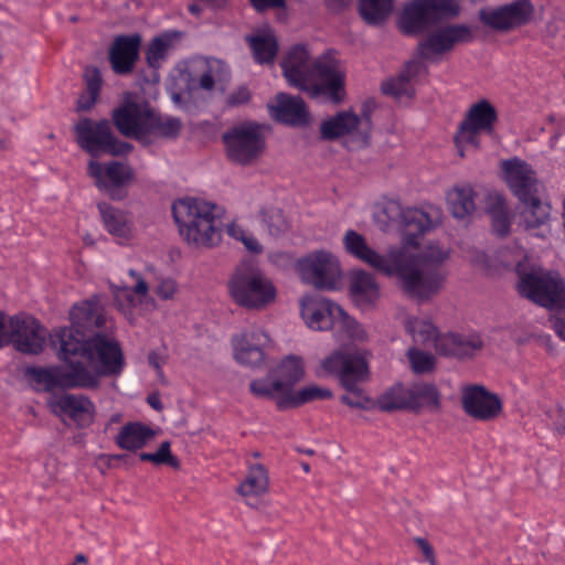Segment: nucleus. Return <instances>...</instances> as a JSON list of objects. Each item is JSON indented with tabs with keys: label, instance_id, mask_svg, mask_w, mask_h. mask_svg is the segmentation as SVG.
<instances>
[{
	"label": "nucleus",
	"instance_id": "nucleus-1",
	"mask_svg": "<svg viewBox=\"0 0 565 565\" xmlns=\"http://www.w3.org/2000/svg\"><path fill=\"white\" fill-rule=\"evenodd\" d=\"M70 317L71 328H58L50 334L51 344L65 365L30 367L25 372L45 392L93 388L100 375L117 374L122 369L118 342L96 332L105 324L98 296L74 305Z\"/></svg>",
	"mask_w": 565,
	"mask_h": 565
},
{
	"label": "nucleus",
	"instance_id": "nucleus-2",
	"mask_svg": "<svg viewBox=\"0 0 565 565\" xmlns=\"http://www.w3.org/2000/svg\"><path fill=\"white\" fill-rule=\"evenodd\" d=\"M376 271L396 276L411 297L427 301L439 294L445 281L441 265L446 249H348Z\"/></svg>",
	"mask_w": 565,
	"mask_h": 565
},
{
	"label": "nucleus",
	"instance_id": "nucleus-3",
	"mask_svg": "<svg viewBox=\"0 0 565 565\" xmlns=\"http://www.w3.org/2000/svg\"><path fill=\"white\" fill-rule=\"evenodd\" d=\"M321 369L338 379L345 391L340 402L352 408L370 409L376 405L382 412L408 411V386L397 383L387 388L373 403L361 386L369 377L365 360L354 350L344 348L333 351L321 361Z\"/></svg>",
	"mask_w": 565,
	"mask_h": 565
},
{
	"label": "nucleus",
	"instance_id": "nucleus-4",
	"mask_svg": "<svg viewBox=\"0 0 565 565\" xmlns=\"http://www.w3.org/2000/svg\"><path fill=\"white\" fill-rule=\"evenodd\" d=\"M280 65L288 83L311 98L322 97L334 105L344 100L345 73L331 53L312 62L307 49L297 44L286 53Z\"/></svg>",
	"mask_w": 565,
	"mask_h": 565
},
{
	"label": "nucleus",
	"instance_id": "nucleus-5",
	"mask_svg": "<svg viewBox=\"0 0 565 565\" xmlns=\"http://www.w3.org/2000/svg\"><path fill=\"white\" fill-rule=\"evenodd\" d=\"M504 180L512 193L524 205L525 226L529 230L544 227L550 218L551 206L539 196V182L532 167L519 158L501 162Z\"/></svg>",
	"mask_w": 565,
	"mask_h": 565
},
{
	"label": "nucleus",
	"instance_id": "nucleus-6",
	"mask_svg": "<svg viewBox=\"0 0 565 565\" xmlns=\"http://www.w3.org/2000/svg\"><path fill=\"white\" fill-rule=\"evenodd\" d=\"M215 204L200 199H179L172 204V215L180 236L188 244L211 247L218 242Z\"/></svg>",
	"mask_w": 565,
	"mask_h": 565
},
{
	"label": "nucleus",
	"instance_id": "nucleus-7",
	"mask_svg": "<svg viewBox=\"0 0 565 565\" xmlns=\"http://www.w3.org/2000/svg\"><path fill=\"white\" fill-rule=\"evenodd\" d=\"M228 292L235 303L254 310L266 308L277 297L274 282L253 258L237 265L228 281Z\"/></svg>",
	"mask_w": 565,
	"mask_h": 565
},
{
	"label": "nucleus",
	"instance_id": "nucleus-8",
	"mask_svg": "<svg viewBox=\"0 0 565 565\" xmlns=\"http://www.w3.org/2000/svg\"><path fill=\"white\" fill-rule=\"evenodd\" d=\"M458 13L459 6L455 0H411L404 6L397 23L403 34L419 35Z\"/></svg>",
	"mask_w": 565,
	"mask_h": 565
},
{
	"label": "nucleus",
	"instance_id": "nucleus-9",
	"mask_svg": "<svg viewBox=\"0 0 565 565\" xmlns=\"http://www.w3.org/2000/svg\"><path fill=\"white\" fill-rule=\"evenodd\" d=\"M515 269L520 276V294L545 308H565V287L558 275L532 267L527 273L518 262Z\"/></svg>",
	"mask_w": 565,
	"mask_h": 565
},
{
	"label": "nucleus",
	"instance_id": "nucleus-10",
	"mask_svg": "<svg viewBox=\"0 0 565 565\" xmlns=\"http://www.w3.org/2000/svg\"><path fill=\"white\" fill-rule=\"evenodd\" d=\"M77 145L93 157L99 153L125 156L131 152L134 146L119 140L113 132L111 122L107 119L94 121L81 118L74 126Z\"/></svg>",
	"mask_w": 565,
	"mask_h": 565
},
{
	"label": "nucleus",
	"instance_id": "nucleus-11",
	"mask_svg": "<svg viewBox=\"0 0 565 565\" xmlns=\"http://www.w3.org/2000/svg\"><path fill=\"white\" fill-rule=\"evenodd\" d=\"M228 159L239 166H252L266 148L264 126L247 121L233 126L223 135Z\"/></svg>",
	"mask_w": 565,
	"mask_h": 565
},
{
	"label": "nucleus",
	"instance_id": "nucleus-12",
	"mask_svg": "<svg viewBox=\"0 0 565 565\" xmlns=\"http://www.w3.org/2000/svg\"><path fill=\"white\" fill-rule=\"evenodd\" d=\"M300 308L301 317L310 329L323 331L339 326L351 337H358L356 322L329 299L305 295L300 299Z\"/></svg>",
	"mask_w": 565,
	"mask_h": 565
},
{
	"label": "nucleus",
	"instance_id": "nucleus-13",
	"mask_svg": "<svg viewBox=\"0 0 565 565\" xmlns=\"http://www.w3.org/2000/svg\"><path fill=\"white\" fill-rule=\"evenodd\" d=\"M443 217L441 207L433 204L404 209L398 227L402 247H420L422 239L441 225Z\"/></svg>",
	"mask_w": 565,
	"mask_h": 565
},
{
	"label": "nucleus",
	"instance_id": "nucleus-14",
	"mask_svg": "<svg viewBox=\"0 0 565 565\" xmlns=\"http://www.w3.org/2000/svg\"><path fill=\"white\" fill-rule=\"evenodd\" d=\"M297 273L303 282L321 290L335 289L341 278L339 260L326 250H317L297 259Z\"/></svg>",
	"mask_w": 565,
	"mask_h": 565
},
{
	"label": "nucleus",
	"instance_id": "nucleus-15",
	"mask_svg": "<svg viewBox=\"0 0 565 565\" xmlns=\"http://www.w3.org/2000/svg\"><path fill=\"white\" fill-rule=\"evenodd\" d=\"M497 120V110L488 100L482 99L473 104L459 125L455 136L459 156L465 157L463 148L466 146L478 148L480 142L479 134H491Z\"/></svg>",
	"mask_w": 565,
	"mask_h": 565
},
{
	"label": "nucleus",
	"instance_id": "nucleus-16",
	"mask_svg": "<svg viewBox=\"0 0 565 565\" xmlns=\"http://www.w3.org/2000/svg\"><path fill=\"white\" fill-rule=\"evenodd\" d=\"M4 344L13 343L15 349L26 354H39L44 347L46 330L30 316L15 315L6 323Z\"/></svg>",
	"mask_w": 565,
	"mask_h": 565
},
{
	"label": "nucleus",
	"instance_id": "nucleus-17",
	"mask_svg": "<svg viewBox=\"0 0 565 565\" xmlns=\"http://www.w3.org/2000/svg\"><path fill=\"white\" fill-rule=\"evenodd\" d=\"M534 6L531 0H514L511 3L479 11L480 21L500 32H507L531 22Z\"/></svg>",
	"mask_w": 565,
	"mask_h": 565
},
{
	"label": "nucleus",
	"instance_id": "nucleus-18",
	"mask_svg": "<svg viewBox=\"0 0 565 565\" xmlns=\"http://www.w3.org/2000/svg\"><path fill=\"white\" fill-rule=\"evenodd\" d=\"M87 170L89 177L95 179L98 189L106 191L113 200H121L126 196V193H120L118 189L134 178L131 167L119 161H111L103 167L102 163L90 160Z\"/></svg>",
	"mask_w": 565,
	"mask_h": 565
},
{
	"label": "nucleus",
	"instance_id": "nucleus-19",
	"mask_svg": "<svg viewBox=\"0 0 565 565\" xmlns=\"http://www.w3.org/2000/svg\"><path fill=\"white\" fill-rule=\"evenodd\" d=\"M472 38V31L468 25H447L429 33L418 44V53L423 58H430L434 55L451 51L456 44L470 42Z\"/></svg>",
	"mask_w": 565,
	"mask_h": 565
},
{
	"label": "nucleus",
	"instance_id": "nucleus-20",
	"mask_svg": "<svg viewBox=\"0 0 565 565\" xmlns=\"http://www.w3.org/2000/svg\"><path fill=\"white\" fill-rule=\"evenodd\" d=\"M462 408L470 417L489 422L502 412V402L497 394L489 392L482 385H469L462 388Z\"/></svg>",
	"mask_w": 565,
	"mask_h": 565
},
{
	"label": "nucleus",
	"instance_id": "nucleus-21",
	"mask_svg": "<svg viewBox=\"0 0 565 565\" xmlns=\"http://www.w3.org/2000/svg\"><path fill=\"white\" fill-rule=\"evenodd\" d=\"M149 108L147 103L126 100L113 110V122L124 137L141 142L145 139Z\"/></svg>",
	"mask_w": 565,
	"mask_h": 565
},
{
	"label": "nucleus",
	"instance_id": "nucleus-22",
	"mask_svg": "<svg viewBox=\"0 0 565 565\" xmlns=\"http://www.w3.org/2000/svg\"><path fill=\"white\" fill-rule=\"evenodd\" d=\"M142 38L139 33L117 35L108 51V58L111 68L117 75L132 73L139 60Z\"/></svg>",
	"mask_w": 565,
	"mask_h": 565
},
{
	"label": "nucleus",
	"instance_id": "nucleus-23",
	"mask_svg": "<svg viewBox=\"0 0 565 565\" xmlns=\"http://www.w3.org/2000/svg\"><path fill=\"white\" fill-rule=\"evenodd\" d=\"M434 347L439 355L456 359H469L482 350L483 341L477 333H437L434 340Z\"/></svg>",
	"mask_w": 565,
	"mask_h": 565
},
{
	"label": "nucleus",
	"instance_id": "nucleus-24",
	"mask_svg": "<svg viewBox=\"0 0 565 565\" xmlns=\"http://www.w3.org/2000/svg\"><path fill=\"white\" fill-rule=\"evenodd\" d=\"M269 341L262 330H248L233 338L235 360L243 365L259 366L264 361V348Z\"/></svg>",
	"mask_w": 565,
	"mask_h": 565
},
{
	"label": "nucleus",
	"instance_id": "nucleus-25",
	"mask_svg": "<svg viewBox=\"0 0 565 565\" xmlns=\"http://www.w3.org/2000/svg\"><path fill=\"white\" fill-rule=\"evenodd\" d=\"M268 108L270 116L279 122L295 127L308 122L309 114L305 102L299 96L279 93L276 96V103Z\"/></svg>",
	"mask_w": 565,
	"mask_h": 565
},
{
	"label": "nucleus",
	"instance_id": "nucleus-26",
	"mask_svg": "<svg viewBox=\"0 0 565 565\" xmlns=\"http://www.w3.org/2000/svg\"><path fill=\"white\" fill-rule=\"evenodd\" d=\"M349 295L360 308L373 307L380 298V286L374 276L364 270H352L350 274Z\"/></svg>",
	"mask_w": 565,
	"mask_h": 565
},
{
	"label": "nucleus",
	"instance_id": "nucleus-27",
	"mask_svg": "<svg viewBox=\"0 0 565 565\" xmlns=\"http://www.w3.org/2000/svg\"><path fill=\"white\" fill-rule=\"evenodd\" d=\"M182 127L183 124L181 119L158 114L149 108L145 127V139H142L141 143L146 146L150 145L153 137L164 139L177 138L180 135Z\"/></svg>",
	"mask_w": 565,
	"mask_h": 565
},
{
	"label": "nucleus",
	"instance_id": "nucleus-28",
	"mask_svg": "<svg viewBox=\"0 0 565 565\" xmlns=\"http://www.w3.org/2000/svg\"><path fill=\"white\" fill-rule=\"evenodd\" d=\"M409 412L418 414L423 409L436 412L440 408L438 388L427 382H415L408 385Z\"/></svg>",
	"mask_w": 565,
	"mask_h": 565
},
{
	"label": "nucleus",
	"instance_id": "nucleus-29",
	"mask_svg": "<svg viewBox=\"0 0 565 565\" xmlns=\"http://www.w3.org/2000/svg\"><path fill=\"white\" fill-rule=\"evenodd\" d=\"M360 122L361 120L355 113L351 110L340 111L321 124V138L324 140H334L344 135L353 134L359 131Z\"/></svg>",
	"mask_w": 565,
	"mask_h": 565
},
{
	"label": "nucleus",
	"instance_id": "nucleus-30",
	"mask_svg": "<svg viewBox=\"0 0 565 565\" xmlns=\"http://www.w3.org/2000/svg\"><path fill=\"white\" fill-rule=\"evenodd\" d=\"M154 436L156 433L150 427L134 422L120 428L116 437V444L121 449L135 451L145 447Z\"/></svg>",
	"mask_w": 565,
	"mask_h": 565
},
{
	"label": "nucleus",
	"instance_id": "nucleus-31",
	"mask_svg": "<svg viewBox=\"0 0 565 565\" xmlns=\"http://www.w3.org/2000/svg\"><path fill=\"white\" fill-rule=\"evenodd\" d=\"M476 193L470 184L455 185L447 192L450 213L458 220L469 217L476 210Z\"/></svg>",
	"mask_w": 565,
	"mask_h": 565
},
{
	"label": "nucleus",
	"instance_id": "nucleus-32",
	"mask_svg": "<svg viewBox=\"0 0 565 565\" xmlns=\"http://www.w3.org/2000/svg\"><path fill=\"white\" fill-rule=\"evenodd\" d=\"M181 36L182 33L179 31H166L153 38L146 50V62L149 67L159 68Z\"/></svg>",
	"mask_w": 565,
	"mask_h": 565
},
{
	"label": "nucleus",
	"instance_id": "nucleus-33",
	"mask_svg": "<svg viewBox=\"0 0 565 565\" xmlns=\"http://www.w3.org/2000/svg\"><path fill=\"white\" fill-rule=\"evenodd\" d=\"M424 68L419 61H411L406 64L405 70L396 77L388 79L382 84V92L385 95L395 98L411 97L413 94L409 81L418 75Z\"/></svg>",
	"mask_w": 565,
	"mask_h": 565
},
{
	"label": "nucleus",
	"instance_id": "nucleus-34",
	"mask_svg": "<svg viewBox=\"0 0 565 565\" xmlns=\"http://www.w3.org/2000/svg\"><path fill=\"white\" fill-rule=\"evenodd\" d=\"M268 471L262 463L248 466L245 480L238 486L237 492L243 497H258L268 492Z\"/></svg>",
	"mask_w": 565,
	"mask_h": 565
},
{
	"label": "nucleus",
	"instance_id": "nucleus-35",
	"mask_svg": "<svg viewBox=\"0 0 565 565\" xmlns=\"http://www.w3.org/2000/svg\"><path fill=\"white\" fill-rule=\"evenodd\" d=\"M255 61L259 64L273 63L278 52V41L273 32L246 36Z\"/></svg>",
	"mask_w": 565,
	"mask_h": 565
},
{
	"label": "nucleus",
	"instance_id": "nucleus-36",
	"mask_svg": "<svg viewBox=\"0 0 565 565\" xmlns=\"http://www.w3.org/2000/svg\"><path fill=\"white\" fill-rule=\"evenodd\" d=\"M331 397L332 392L330 390L318 385H309L298 391H294L291 394H286L277 402V407L279 409H287L298 407L316 399H328Z\"/></svg>",
	"mask_w": 565,
	"mask_h": 565
},
{
	"label": "nucleus",
	"instance_id": "nucleus-37",
	"mask_svg": "<svg viewBox=\"0 0 565 565\" xmlns=\"http://www.w3.org/2000/svg\"><path fill=\"white\" fill-rule=\"evenodd\" d=\"M303 364L300 358L290 355L281 361L277 367L278 382L282 384L286 394L294 392V386L303 377Z\"/></svg>",
	"mask_w": 565,
	"mask_h": 565
},
{
	"label": "nucleus",
	"instance_id": "nucleus-38",
	"mask_svg": "<svg viewBox=\"0 0 565 565\" xmlns=\"http://www.w3.org/2000/svg\"><path fill=\"white\" fill-rule=\"evenodd\" d=\"M84 81L86 84V90L77 99L78 111L89 110L95 105L103 84L102 74L99 70L94 66L86 67L84 72Z\"/></svg>",
	"mask_w": 565,
	"mask_h": 565
},
{
	"label": "nucleus",
	"instance_id": "nucleus-39",
	"mask_svg": "<svg viewBox=\"0 0 565 565\" xmlns=\"http://www.w3.org/2000/svg\"><path fill=\"white\" fill-rule=\"evenodd\" d=\"M492 253L487 254L484 249H475V254L470 257L473 266L488 274L498 271L501 267L511 268L513 264L507 262L504 252L510 249H490Z\"/></svg>",
	"mask_w": 565,
	"mask_h": 565
},
{
	"label": "nucleus",
	"instance_id": "nucleus-40",
	"mask_svg": "<svg viewBox=\"0 0 565 565\" xmlns=\"http://www.w3.org/2000/svg\"><path fill=\"white\" fill-rule=\"evenodd\" d=\"M50 404L73 418L90 414L94 409L93 403L84 395L64 394L52 399Z\"/></svg>",
	"mask_w": 565,
	"mask_h": 565
},
{
	"label": "nucleus",
	"instance_id": "nucleus-41",
	"mask_svg": "<svg viewBox=\"0 0 565 565\" xmlns=\"http://www.w3.org/2000/svg\"><path fill=\"white\" fill-rule=\"evenodd\" d=\"M403 212L404 207L397 201L391 200L376 206L373 213V221L383 232L387 231L392 225H396L398 228Z\"/></svg>",
	"mask_w": 565,
	"mask_h": 565
},
{
	"label": "nucleus",
	"instance_id": "nucleus-42",
	"mask_svg": "<svg viewBox=\"0 0 565 565\" xmlns=\"http://www.w3.org/2000/svg\"><path fill=\"white\" fill-rule=\"evenodd\" d=\"M393 9V0H360L359 10L365 22L379 24L383 22Z\"/></svg>",
	"mask_w": 565,
	"mask_h": 565
},
{
	"label": "nucleus",
	"instance_id": "nucleus-43",
	"mask_svg": "<svg viewBox=\"0 0 565 565\" xmlns=\"http://www.w3.org/2000/svg\"><path fill=\"white\" fill-rule=\"evenodd\" d=\"M405 328L415 343L424 345L429 341L434 342L438 333L436 327L429 320L417 317L409 318L406 321Z\"/></svg>",
	"mask_w": 565,
	"mask_h": 565
},
{
	"label": "nucleus",
	"instance_id": "nucleus-44",
	"mask_svg": "<svg viewBox=\"0 0 565 565\" xmlns=\"http://www.w3.org/2000/svg\"><path fill=\"white\" fill-rule=\"evenodd\" d=\"M98 210L109 233L119 237L126 236L128 227L126 218L121 212L110 207L106 203H99Z\"/></svg>",
	"mask_w": 565,
	"mask_h": 565
},
{
	"label": "nucleus",
	"instance_id": "nucleus-45",
	"mask_svg": "<svg viewBox=\"0 0 565 565\" xmlns=\"http://www.w3.org/2000/svg\"><path fill=\"white\" fill-rule=\"evenodd\" d=\"M250 392L263 398H274L277 396V401H280L285 396V390L282 384L278 380L269 381L267 379L254 380L249 384Z\"/></svg>",
	"mask_w": 565,
	"mask_h": 565
},
{
	"label": "nucleus",
	"instance_id": "nucleus-46",
	"mask_svg": "<svg viewBox=\"0 0 565 565\" xmlns=\"http://www.w3.org/2000/svg\"><path fill=\"white\" fill-rule=\"evenodd\" d=\"M407 358L413 372L416 374L430 373L435 370L436 359L430 353L416 348H409L407 351Z\"/></svg>",
	"mask_w": 565,
	"mask_h": 565
},
{
	"label": "nucleus",
	"instance_id": "nucleus-47",
	"mask_svg": "<svg viewBox=\"0 0 565 565\" xmlns=\"http://www.w3.org/2000/svg\"><path fill=\"white\" fill-rule=\"evenodd\" d=\"M140 460L142 461H150L154 465H167L174 469H178L180 467L179 459L171 454V444L170 441H163L159 446V449L151 454V452H141L139 455Z\"/></svg>",
	"mask_w": 565,
	"mask_h": 565
},
{
	"label": "nucleus",
	"instance_id": "nucleus-48",
	"mask_svg": "<svg viewBox=\"0 0 565 565\" xmlns=\"http://www.w3.org/2000/svg\"><path fill=\"white\" fill-rule=\"evenodd\" d=\"M491 223L493 232L501 237H504L510 232V217L501 203L490 210Z\"/></svg>",
	"mask_w": 565,
	"mask_h": 565
},
{
	"label": "nucleus",
	"instance_id": "nucleus-49",
	"mask_svg": "<svg viewBox=\"0 0 565 565\" xmlns=\"http://www.w3.org/2000/svg\"><path fill=\"white\" fill-rule=\"evenodd\" d=\"M264 215V222L266 223L270 235L278 236L280 234H285L289 230V222L280 210H273Z\"/></svg>",
	"mask_w": 565,
	"mask_h": 565
},
{
	"label": "nucleus",
	"instance_id": "nucleus-50",
	"mask_svg": "<svg viewBox=\"0 0 565 565\" xmlns=\"http://www.w3.org/2000/svg\"><path fill=\"white\" fill-rule=\"evenodd\" d=\"M225 232L236 243H242L244 247H260L254 235L235 222L228 224Z\"/></svg>",
	"mask_w": 565,
	"mask_h": 565
},
{
	"label": "nucleus",
	"instance_id": "nucleus-51",
	"mask_svg": "<svg viewBox=\"0 0 565 565\" xmlns=\"http://www.w3.org/2000/svg\"><path fill=\"white\" fill-rule=\"evenodd\" d=\"M374 108V103L372 100H366L363 103L361 108V116H359L361 122L359 124V132L365 139L371 130V114Z\"/></svg>",
	"mask_w": 565,
	"mask_h": 565
},
{
	"label": "nucleus",
	"instance_id": "nucleus-52",
	"mask_svg": "<svg viewBox=\"0 0 565 565\" xmlns=\"http://www.w3.org/2000/svg\"><path fill=\"white\" fill-rule=\"evenodd\" d=\"M177 290V282L171 278H161L154 287V294L163 300L172 299Z\"/></svg>",
	"mask_w": 565,
	"mask_h": 565
},
{
	"label": "nucleus",
	"instance_id": "nucleus-53",
	"mask_svg": "<svg viewBox=\"0 0 565 565\" xmlns=\"http://www.w3.org/2000/svg\"><path fill=\"white\" fill-rule=\"evenodd\" d=\"M270 259L273 263L282 267V269L291 267L297 269V260L288 249H279L277 253L270 255Z\"/></svg>",
	"mask_w": 565,
	"mask_h": 565
},
{
	"label": "nucleus",
	"instance_id": "nucleus-54",
	"mask_svg": "<svg viewBox=\"0 0 565 565\" xmlns=\"http://www.w3.org/2000/svg\"><path fill=\"white\" fill-rule=\"evenodd\" d=\"M250 99V92L246 86H239L234 92H232L227 97V105L232 107H237L248 103Z\"/></svg>",
	"mask_w": 565,
	"mask_h": 565
},
{
	"label": "nucleus",
	"instance_id": "nucleus-55",
	"mask_svg": "<svg viewBox=\"0 0 565 565\" xmlns=\"http://www.w3.org/2000/svg\"><path fill=\"white\" fill-rule=\"evenodd\" d=\"M221 63L216 60L209 62L207 71L204 72L200 77V87L205 90H211L214 87L215 78L214 71L220 68Z\"/></svg>",
	"mask_w": 565,
	"mask_h": 565
},
{
	"label": "nucleus",
	"instance_id": "nucleus-56",
	"mask_svg": "<svg viewBox=\"0 0 565 565\" xmlns=\"http://www.w3.org/2000/svg\"><path fill=\"white\" fill-rule=\"evenodd\" d=\"M414 543L418 546L423 557L429 565H437L436 554L431 544L424 537H415Z\"/></svg>",
	"mask_w": 565,
	"mask_h": 565
},
{
	"label": "nucleus",
	"instance_id": "nucleus-57",
	"mask_svg": "<svg viewBox=\"0 0 565 565\" xmlns=\"http://www.w3.org/2000/svg\"><path fill=\"white\" fill-rule=\"evenodd\" d=\"M342 242L343 247H369L364 236L353 230L345 232Z\"/></svg>",
	"mask_w": 565,
	"mask_h": 565
},
{
	"label": "nucleus",
	"instance_id": "nucleus-58",
	"mask_svg": "<svg viewBox=\"0 0 565 565\" xmlns=\"http://www.w3.org/2000/svg\"><path fill=\"white\" fill-rule=\"evenodd\" d=\"M257 11H264L268 8H282L285 0H249Z\"/></svg>",
	"mask_w": 565,
	"mask_h": 565
},
{
	"label": "nucleus",
	"instance_id": "nucleus-59",
	"mask_svg": "<svg viewBox=\"0 0 565 565\" xmlns=\"http://www.w3.org/2000/svg\"><path fill=\"white\" fill-rule=\"evenodd\" d=\"M129 274H130V276L137 278V284L135 285V287L132 288L131 291L135 294L141 295V296H146L149 290L147 281L145 279H142L141 277H139L137 275V273L132 269L129 270Z\"/></svg>",
	"mask_w": 565,
	"mask_h": 565
},
{
	"label": "nucleus",
	"instance_id": "nucleus-60",
	"mask_svg": "<svg viewBox=\"0 0 565 565\" xmlns=\"http://www.w3.org/2000/svg\"><path fill=\"white\" fill-rule=\"evenodd\" d=\"M553 328L556 334L565 340V317H558L553 321Z\"/></svg>",
	"mask_w": 565,
	"mask_h": 565
},
{
	"label": "nucleus",
	"instance_id": "nucleus-61",
	"mask_svg": "<svg viewBox=\"0 0 565 565\" xmlns=\"http://www.w3.org/2000/svg\"><path fill=\"white\" fill-rule=\"evenodd\" d=\"M327 7L332 11H340L350 4L351 0H324Z\"/></svg>",
	"mask_w": 565,
	"mask_h": 565
},
{
	"label": "nucleus",
	"instance_id": "nucleus-62",
	"mask_svg": "<svg viewBox=\"0 0 565 565\" xmlns=\"http://www.w3.org/2000/svg\"><path fill=\"white\" fill-rule=\"evenodd\" d=\"M147 402L156 411H161L163 408V405L160 401V396L157 393L150 394L147 397Z\"/></svg>",
	"mask_w": 565,
	"mask_h": 565
},
{
	"label": "nucleus",
	"instance_id": "nucleus-63",
	"mask_svg": "<svg viewBox=\"0 0 565 565\" xmlns=\"http://www.w3.org/2000/svg\"><path fill=\"white\" fill-rule=\"evenodd\" d=\"M8 340L6 335V315L0 311V348L4 345V342Z\"/></svg>",
	"mask_w": 565,
	"mask_h": 565
},
{
	"label": "nucleus",
	"instance_id": "nucleus-64",
	"mask_svg": "<svg viewBox=\"0 0 565 565\" xmlns=\"http://www.w3.org/2000/svg\"><path fill=\"white\" fill-rule=\"evenodd\" d=\"M557 414H558V417L557 419L555 420V427L558 431H564L565 430V413L563 412V409H557Z\"/></svg>",
	"mask_w": 565,
	"mask_h": 565
}]
</instances>
